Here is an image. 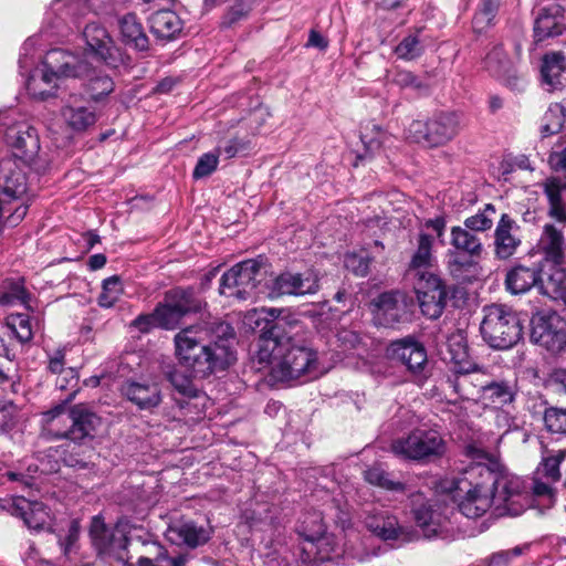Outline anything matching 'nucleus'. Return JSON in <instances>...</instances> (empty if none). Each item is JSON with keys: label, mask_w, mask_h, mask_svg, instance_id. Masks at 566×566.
Returning <instances> with one entry per match:
<instances>
[{"label": "nucleus", "mask_w": 566, "mask_h": 566, "mask_svg": "<svg viewBox=\"0 0 566 566\" xmlns=\"http://www.w3.org/2000/svg\"><path fill=\"white\" fill-rule=\"evenodd\" d=\"M465 453L474 462L453 478L449 488L462 515L479 518L493 505L501 515L517 516L528 506V493L518 476L502 472L497 460L476 446H468Z\"/></svg>", "instance_id": "1"}, {"label": "nucleus", "mask_w": 566, "mask_h": 566, "mask_svg": "<svg viewBox=\"0 0 566 566\" xmlns=\"http://www.w3.org/2000/svg\"><path fill=\"white\" fill-rule=\"evenodd\" d=\"M176 357L187 374L174 369L168 379L174 388L187 398H203L192 378H206L216 370H224L235 359V332L227 322L213 319L193 325L175 335Z\"/></svg>", "instance_id": "2"}, {"label": "nucleus", "mask_w": 566, "mask_h": 566, "mask_svg": "<svg viewBox=\"0 0 566 566\" xmlns=\"http://www.w3.org/2000/svg\"><path fill=\"white\" fill-rule=\"evenodd\" d=\"M280 310L271 308L274 318L265 323L256 342L254 363L270 367V375L276 381H289L312 375L317 369V353L305 344H298L287 332L290 325L280 318Z\"/></svg>", "instance_id": "3"}, {"label": "nucleus", "mask_w": 566, "mask_h": 566, "mask_svg": "<svg viewBox=\"0 0 566 566\" xmlns=\"http://www.w3.org/2000/svg\"><path fill=\"white\" fill-rule=\"evenodd\" d=\"M90 72L86 62L61 49L48 52L43 69L35 70L27 81L29 94L44 101L55 94L59 77H82Z\"/></svg>", "instance_id": "4"}, {"label": "nucleus", "mask_w": 566, "mask_h": 566, "mask_svg": "<svg viewBox=\"0 0 566 566\" xmlns=\"http://www.w3.org/2000/svg\"><path fill=\"white\" fill-rule=\"evenodd\" d=\"M27 190L25 172L14 158H3L0 161V208L10 212L11 226H17L27 214L28 206L23 200Z\"/></svg>", "instance_id": "5"}, {"label": "nucleus", "mask_w": 566, "mask_h": 566, "mask_svg": "<svg viewBox=\"0 0 566 566\" xmlns=\"http://www.w3.org/2000/svg\"><path fill=\"white\" fill-rule=\"evenodd\" d=\"M483 339L495 349H509L523 336V326L516 313L504 305L484 307L481 323Z\"/></svg>", "instance_id": "6"}, {"label": "nucleus", "mask_w": 566, "mask_h": 566, "mask_svg": "<svg viewBox=\"0 0 566 566\" xmlns=\"http://www.w3.org/2000/svg\"><path fill=\"white\" fill-rule=\"evenodd\" d=\"M460 130L459 116L452 112H439L428 120H412L407 138L428 147H438L454 138Z\"/></svg>", "instance_id": "7"}, {"label": "nucleus", "mask_w": 566, "mask_h": 566, "mask_svg": "<svg viewBox=\"0 0 566 566\" xmlns=\"http://www.w3.org/2000/svg\"><path fill=\"white\" fill-rule=\"evenodd\" d=\"M446 449L443 438L436 430L416 429L391 443V451L396 455L419 462L439 459Z\"/></svg>", "instance_id": "8"}, {"label": "nucleus", "mask_w": 566, "mask_h": 566, "mask_svg": "<svg viewBox=\"0 0 566 566\" xmlns=\"http://www.w3.org/2000/svg\"><path fill=\"white\" fill-rule=\"evenodd\" d=\"M4 138L7 145L12 149V158L21 160L36 172L45 170V165L38 158L40 139L34 127L24 122L17 123L8 127Z\"/></svg>", "instance_id": "9"}, {"label": "nucleus", "mask_w": 566, "mask_h": 566, "mask_svg": "<svg viewBox=\"0 0 566 566\" xmlns=\"http://www.w3.org/2000/svg\"><path fill=\"white\" fill-rule=\"evenodd\" d=\"M374 322L378 326L394 328L410 319L413 302L399 291L384 292L373 301Z\"/></svg>", "instance_id": "10"}, {"label": "nucleus", "mask_w": 566, "mask_h": 566, "mask_svg": "<svg viewBox=\"0 0 566 566\" xmlns=\"http://www.w3.org/2000/svg\"><path fill=\"white\" fill-rule=\"evenodd\" d=\"M531 339L551 353L566 347V319L557 313L536 314L532 321Z\"/></svg>", "instance_id": "11"}, {"label": "nucleus", "mask_w": 566, "mask_h": 566, "mask_svg": "<svg viewBox=\"0 0 566 566\" xmlns=\"http://www.w3.org/2000/svg\"><path fill=\"white\" fill-rule=\"evenodd\" d=\"M386 356L389 360L406 367L415 377L423 375L428 363L426 347L410 335L391 340L386 348Z\"/></svg>", "instance_id": "12"}, {"label": "nucleus", "mask_w": 566, "mask_h": 566, "mask_svg": "<svg viewBox=\"0 0 566 566\" xmlns=\"http://www.w3.org/2000/svg\"><path fill=\"white\" fill-rule=\"evenodd\" d=\"M319 290V279L316 272L307 270L303 273L283 272L273 279L270 285V296H304L316 294Z\"/></svg>", "instance_id": "13"}, {"label": "nucleus", "mask_w": 566, "mask_h": 566, "mask_svg": "<svg viewBox=\"0 0 566 566\" xmlns=\"http://www.w3.org/2000/svg\"><path fill=\"white\" fill-rule=\"evenodd\" d=\"M565 227L555 223H545L537 241L536 248L543 262L552 266H562L566 261Z\"/></svg>", "instance_id": "14"}, {"label": "nucleus", "mask_w": 566, "mask_h": 566, "mask_svg": "<svg viewBox=\"0 0 566 566\" xmlns=\"http://www.w3.org/2000/svg\"><path fill=\"white\" fill-rule=\"evenodd\" d=\"M67 417L71 420V427L61 437L74 442L94 438L102 424L101 417L82 403L71 407Z\"/></svg>", "instance_id": "15"}, {"label": "nucleus", "mask_w": 566, "mask_h": 566, "mask_svg": "<svg viewBox=\"0 0 566 566\" xmlns=\"http://www.w3.org/2000/svg\"><path fill=\"white\" fill-rule=\"evenodd\" d=\"M61 115L70 129L82 133L92 127L97 115L95 108L82 95L71 94L61 109Z\"/></svg>", "instance_id": "16"}, {"label": "nucleus", "mask_w": 566, "mask_h": 566, "mask_svg": "<svg viewBox=\"0 0 566 566\" xmlns=\"http://www.w3.org/2000/svg\"><path fill=\"white\" fill-rule=\"evenodd\" d=\"M520 226L507 213H502L494 231V252L499 259L511 258L521 244Z\"/></svg>", "instance_id": "17"}, {"label": "nucleus", "mask_w": 566, "mask_h": 566, "mask_svg": "<svg viewBox=\"0 0 566 566\" xmlns=\"http://www.w3.org/2000/svg\"><path fill=\"white\" fill-rule=\"evenodd\" d=\"M83 36L87 48L96 57L108 65L116 63L117 49L103 25L95 22L88 23L83 31Z\"/></svg>", "instance_id": "18"}, {"label": "nucleus", "mask_w": 566, "mask_h": 566, "mask_svg": "<svg viewBox=\"0 0 566 566\" xmlns=\"http://www.w3.org/2000/svg\"><path fill=\"white\" fill-rule=\"evenodd\" d=\"M361 149L355 150L356 159L354 166L373 160L378 156L386 142L389 140V134L374 122H368L360 128Z\"/></svg>", "instance_id": "19"}, {"label": "nucleus", "mask_w": 566, "mask_h": 566, "mask_svg": "<svg viewBox=\"0 0 566 566\" xmlns=\"http://www.w3.org/2000/svg\"><path fill=\"white\" fill-rule=\"evenodd\" d=\"M211 537V532L192 521H179L170 524L166 532V538L175 545H186L197 548L206 544Z\"/></svg>", "instance_id": "20"}, {"label": "nucleus", "mask_w": 566, "mask_h": 566, "mask_svg": "<svg viewBox=\"0 0 566 566\" xmlns=\"http://www.w3.org/2000/svg\"><path fill=\"white\" fill-rule=\"evenodd\" d=\"M122 394L140 410H150L161 402L158 384L149 380H128L122 386Z\"/></svg>", "instance_id": "21"}, {"label": "nucleus", "mask_w": 566, "mask_h": 566, "mask_svg": "<svg viewBox=\"0 0 566 566\" xmlns=\"http://www.w3.org/2000/svg\"><path fill=\"white\" fill-rule=\"evenodd\" d=\"M364 524L368 531L384 541L398 539L403 533L397 517L384 509H373L366 512Z\"/></svg>", "instance_id": "22"}, {"label": "nucleus", "mask_w": 566, "mask_h": 566, "mask_svg": "<svg viewBox=\"0 0 566 566\" xmlns=\"http://www.w3.org/2000/svg\"><path fill=\"white\" fill-rule=\"evenodd\" d=\"M447 268L450 275L461 283L471 282L479 275L480 254L448 250Z\"/></svg>", "instance_id": "23"}, {"label": "nucleus", "mask_w": 566, "mask_h": 566, "mask_svg": "<svg viewBox=\"0 0 566 566\" xmlns=\"http://www.w3.org/2000/svg\"><path fill=\"white\" fill-rule=\"evenodd\" d=\"M482 388L481 401L485 405L502 407L514 402L517 395V384L515 380H494L488 379Z\"/></svg>", "instance_id": "24"}, {"label": "nucleus", "mask_w": 566, "mask_h": 566, "mask_svg": "<svg viewBox=\"0 0 566 566\" xmlns=\"http://www.w3.org/2000/svg\"><path fill=\"white\" fill-rule=\"evenodd\" d=\"M444 359L452 365L453 371H471L474 368V363L469 355L467 337L462 331L448 336Z\"/></svg>", "instance_id": "25"}, {"label": "nucleus", "mask_w": 566, "mask_h": 566, "mask_svg": "<svg viewBox=\"0 0 566 566\" xmlns=\"http://www.w3.org/2000/svg\"><path fill=\"white\" fill-rule=\"evenodd\" d=\"M240 291H237V300L249 298L262 280L261 264L256 260H245L232 266Z\"/></svg>", "instance_id": "26"}, {"label": "nucleus", "mask_w": 566, "mask_h": 566, "mask_svg": "<svg viewBox=\"0 0 566 566\" xmlns=\"http://www.w3.org/2000/svg\"><path fill=\"white\" fill-rule=\"evenodd\" d=\"M151 33L161 40H172L182 30V21L172 10H159L149 18Z\"/></svg>", "instance_id": "27"}, {"label": "nucleus", "mask_w": 566, "mask_h": 566, "mask_svg": "<svg viewBox=\"0 0 566 566\" xmlns=\"http://www.w3.org/2000/svg\"><path fill=\"white\" fill-rule=\"evenodd\" d=\"M122 41L140 52L148 51L149 39L144 31L143 24L138 21L136 14L127 13L118 21Z\"/></svg>", "instance_id": "28"}, {"label": "nucleus", "mask_w": 566, "mask_h": 566, "mask_svg": "<svg viewBox=\"0 0 566 566\" xmlns=\"http://www.w3.org/2000/svg\"><path fill=\"white\" fill-rule=\"evenodd\" d=\"M454 373L458 375L453 380L454 391L463 398L469 399L476 396L481 400L482 388L480 386L488 382V374L479 369L476 364L471 371Z\"/></svg>", "instance_id": "29"}, {"label": "nucleus", "mask_w": 566, "mask_h": 566, "mask_svg": "<svg viewBox=\"0 0 566 566\" xmlns=\"http://www.w3.org/2000/svg\"><path fill=\"white\" fill-rule=\"evenodd\" d=\"M538 279V266L516 265L506 273L505 285L512 294H523L537 287Z\"/></svg>", "instance_id": "30"}, {"label": "nucleus", "mask_w": 566, "mask_h": 566, "mask_svg": "<svg viewBox=\"0 0 566 566\" xmlns=\"http://www.w3.org/2000/svg\"><path fill=\"white\" fill-rule=\"evenodd\" d=\"M182 317L199 313L206 306L205 301L192 290L175 287L164 295Z\"/></svg>", "instance_id": "31"}, {"label": "nucleus", "mask_w": 566, "mask_h": 566, "mask_svg": "<svg viewBox=\"0 0 566 566\" xmlns=\"http://www.w3.org/2000/svg\"><path fill=\"white\" fill-rule=\"evenodd\" d=\"M558 12V6H552L541 10L534 24V38L536 42H542L563 33V24L557 18Z\"/></svg>", "instance_id": "32"}, {"label": "nucleus", "mask_w": 566, "mask_h": 566, "mask_svg": "<svg viewBox=\"0 0 566 566\" xmlns=\"http://www.w3.org/2000/svg\"><path fill=\"white\" fill-rule=\"evenodd\" d=\"M541 72L544 82L553 90L563 87L566 82V56L562 52L546 54Z\"/></svg>", "instance_id": "33"}, {"label": "nucleus", "mask_w": 566, "mask_h": 566, "mask_svg": "<svg viewBox=\"0 0 566 566\" xmlns=\"http://www.w3.org/2000/svg\"><path fill=\"white\" fill-rule=\"evenodd\" d=\"M544 192L548 199V216L558 224L566 226V185L559 184L556 179L547 180L544 185Z\"/></svg>", "instance_id": "34"}, {"label": "nucleus", "mask_w": 566, "mask_h": 566, "mask_svg": "<svg viewBox=\"0 0 566 566\" xmlns=\"http://www.w3.org/2000/svg\"><path fill=\"white\" fill-rule=\"evenodd\" d=\"M450 245V250H455L460 252L480 255H482L483 252V243L481 241V238L476 233H473L469 229L460 226L451 228Z\"/></svg>", "instance_id": "35"}, {"label": "nucleus", "mask_w": 566, "mask_h": 566, "mask_svg": "<svg viewBox=\"0 0 566 566\" xmlns=\"http://www.w3.org/2000/svg\"><path fill=\"white\" fill-rule=\"evenodd\" d=\"M448 291L446 286L434 290H424L419 294V306L422 314L431 319L441 316L447 304Z\"/></svg>", "instance_id": "36"}, {"label": "nucleus", "mask_w": 566, "mask_h": 566, "mask_svg": "<svg viewBox=\"0 0 566 566\" xmlns=\"http://www.w3.org/2000/svg\"><path fill=\"white\" fill-rule=\"evenodd\" d=\"M566 286V274L560 266H552L551 272L539 268L537 290L541 294L553 300H558L563 289Z\"/></svg>", "instance_id": "37"}, {"label": "nucleus", "mask_w": 566, "mask_h": 566, "mask_svg": "<svg viewBox=\"0 0 566 566\" xmlns=\"http://www.w3.org/2000/svg\"><path fill=\"white\" fill-rule=\"evenodd\" d=\"M433 238L427 233H420L415 254L411 258L409 272L412 275L419 272L430 271L433 262L432 255Z\"/></svg>", "instance_id": "38"}, {"label": "nucleus", "mask_w": 566, "mask_h": 566, "mask_svg": "<svg viewBox=\"0 0 566 566\" xmlns=\"http://www.w3.org/2000/svg\"><path fill=\"white\" fill-rule=\"evenodd\" d=\"M326 528L322 513L318 511H311L303 515L300 522L298 533L307 542L315 544L324 541Z\"/></svg>", "instance_id": "39"}, {"label": "nucleus", "mask_w": 566, "mask_h": 566, "mask_svg": "<svg viewBox=\"0 0 566 566\" xmlns=\"http://www.w3.org/2000/svg\"><path fill=\"white\" fill-rule=\"evenodd\" d=\"M501 6V0H481L472 19V28L475 33L482 34L495 24V18Z\"/></svg>", "instance_id": "40"}, {"label": "nucleus", "mask_w": 566, "mask_h": 566, "mask_svg": "<svg viewBox=\"0 0 566 566\" xmlns=\"http://www.w3.org/2000/svg\"><path fill=\"white\" fill-rule=\"evenodd\" d=\"M85 76L87 77L86 93L91 99L98 101L113 92L114 82L108 75L90 69Z\"/></svg>", "instance_id": "41"}, {"label": "nucleus", "mask_w": 566, "mask_h": 566, "mask_svg": "<svg viewBox=\"0 0 566 566\" xmlns=\"http://www.w3.org/2000/svg\"><path fill=\"white\" fill-rule=\"evenodd\" d=\"M566 119V101L562 103H553L546 111L542 133L544 136L557 134L564 126Z\"/></svg>", "instance_id": "42"}, {"label": "nucleus", "mask_w": 566, "mask_h": 566, "mask_svg": "<svg viewBox=\"0 0 566 566\" xmlns=\"http://www.w3.org/2000/svg\"><path fill=\"white\" fill-rule=\"evenodd\" d=\"M495 213L496 209L494 205L486 203L484 208L479 210L474 216L468 217L463 222V227L473 233L489 231L493 227Z\"/></svg>", "instance_id": "43"}, {"label": "nucleus", "mask_w": 566, "mask_h": 566, "mask_svg": "<svg viewBox=\"0 0 566 566\" xmlns=\"http://www.w3.org/2000/svg\"><path fill=\"white\" fill-rule=\"evenodd\" d=\"M155 316L157 317L158 327L164 329L177 328L184 318L165 296L164 300L156 305Z\"/></svg>", "instance_id": "44"}, {"label": "nucleus", "mask_w": 566, "mask_h": 566, "mask_svg": "<svg viewBox=\"0 0 566 566\" xmlns=\"http://www.w3.org/2000/svg\"><path fill=\"white\" fill-rule=\"evenodd\" d=\"M365 480L376 486L389 491H402L403 484L391 479L390 473L385 471L379 465H374L367 469L364 473Z\"/></svg>", "instance_id": "45"}, {"label": "nucleus", "mask_w": 566, "mask_h": 566, "mask_svg": "<svg viewBox=\"0 0 566 566\" xmlns=\"http://www.w3.org/2000/svg\"><path fill=\"white\" fill-rule=\"evenodd\" d=\"M123 293L122 280L118 275L105 279L102 283V292L98 296V305L105 308L112 307Z\"/></svg>", "instance_id": "46"}, {"label": "nucleus", "mask_w": 566, "mask_h": 566, "mask_svg": "<svg viewBox=\"0 0 566 566\" xmlns=\"http://www.w3.org/2000/svg\"><path fill=\"white\" fill-rule=\"evenodd\" d=\"M214 2L209 1V3L214 4ZM208 3V1L206 0ZM252 0H238L232 4L229 10L223 15L221 25L223 28H233L235 24L245 20L251 11Z\"/></svg>", "instance_id": "47"}, {"label": "nucleus", "mask_w": 566, "mask_h": 566, "mask_svg": "<svg viewBox=\"0 0 566 566\" xmlns=\"http://www.w3.org/2000/svg\"><path fill=\"white\" fill-rule=\"evenodd\" d=\"M510 65V60L502 46H494L484 59V66L491 75L501 77L503 76Z\"/></svg>", "instance_id": "48"}, {"label": "nucleus", "mask_w": 566, "mask_h": 566, "mask_svg": "<svg viewBox=\"0 0 566 566\" xmlns=\"http://www.w3.org/2000/svg\"><path fill=\"white\" fill-rule=\"evenodd\" d=\"M423 52V46L417 35H408L403 38L396 46L395 53L399 59L413 60L420 56Z\"/></svg>", "instance_id": "49"}, {"label": "nucleus", "mask_w": 566, "mask_h": 566, "mask_svg": "<svg viewBox=\"0 0 566 566\" xmlns=\"http://www.w3.org/2000/svg\"><path fill=\"white\" fill-rule=\"evenodd\" d=\"M219 151L220 149H216L214 151L206 153L199 157L192 172L193 179L208 177L217 169L219 163Z\"/></svg>", "instance_id": "50"}, {"label": "nucleus", "mask_w": 566, "mask_h": 566, "mask_svg": "<svg viewBox=\"0 0 566 566\" xmlns=\"http://www.w3.org/2000/svg\"><path fill=\"white\" fill-rule=\"evenodd\" d=\"M566 458V449L558 450L543 459V474L552 482H556L560 478L559 465Z\"/></svg>", "instance_id": "51"}, {"label": "nucleus", "mask_w": 566, "mask_h": 566, "mask_svg": "<svg viewBox=\"0 0 566 566\" xmlns=\"http://www.w3.org/2000/svg\"><path fill=\"white\" fill-rule=\"evenodd\" d=\"M29 511H23L22 517L29 528L40 530L46 523L48 513L41 503H27Z\"/></svg>", "instance_id": "52"}, {"label": "nucleus", "mask_w": 566, "mask_h": 566, "mask_svg": "<svg viewBox=\"0 0 566 566\" xmlns=\"http://www.w3.org/2000/svg\"><path fill=\"white\" fill-rule=\"evenodd\" d=\"M544 422L548 431L566 433V409L547 408L544 412Z\"/></svg>", "instance_id": "53"}, {"label": "nucleus", "mask_w": 566, "mask_h": 566, "mask_svg": "<svg viewBox=\"0 0 566 566\" xmlns=\"http://www.w3.org/2000/svg\"><path fill=\"white\" fill-rule=\"evenodd\" d=\"M415 520L417 525L422 528L426 537H431L437 533V528L433 523V512L429 506H419L415 511Z\"/></svg>", "instance_id": "54"}, {"label": "nucleus", "mask_w": 566, "mask_h": 566, "mask_svg": "<svg viewBox=\"0 0 566 566\" xmlns=\"http://www.w3.org/2000/svg\"><path fill=\"white\" fill-rule=\"evenodd\" d=\"M417 279L416 282V292L417 298H419V294H422L424 290H434L438 287L446 286L442 280L432 273L431 271L419 272V274L413 275Z\"/></svg>", "instance_id": "55"}, {"label": "nucleus", "mask_w": 566, "mask_h": 566, "mask_svg": "<svg viewBox=\"0 0 566 566\" xmlns=\"http://www.w3.org/2000/svg\"><path fill=\"white\" fill-rule=\"evenodd\" d=\"M370 259L366 255L347 254L345 256V266L357 276H366L369 272Z\"/></svg>", "instance_id": "56"}, {"label": "nucleus", "mask_w": 566, "mask_h": 566, "mask_svg": "<svg viewBox=\"0 0 566 566\" xmlns=\"http://www.w3.org/2000/svg\"><path fill=\"white\" fill-rule=\"evenodd\" d=\"M233 268L223 273L220 280L219 292L227 297L237 298V291H240Z\"/></svg>", "instance_id": "57"}, {"label": "nucleus", "mask_w": 566, "mask_h": 566, "mask_svg": "<svg viewBox=\"0 0 566 566\" xmlns=\"http://www.w3.org/2000/svg\"><path fill=\"white\" fill-rule=\"evenodd\" d=\"M551 168L557 172H566V145L558 143L552 149L548 156Z\"/></svg>", "instance_id": "58"}, {"label": "nucleus", "mask_w": 566, "mask_h": 566, "mask_svg": "<svg viewBox=\"0 0 566 566\" xmlns=\"http://www.w3.org/2000/svg\"><path fill=\"white\" fill-rule=\"evenodd\" d=\"M12 326L20 342L25 343L32 338L31 323L27 315L18 314L13 318Z\"/></svg>", "instance_id": "59"}, {"label": "nucleus", "mask_w": 566, "mask_h": 566, "mask_svg": "<svg viewBox=\"0 0 566 566\" xmlns=\"http://www.w3.org/2000/svg\"><path fill=\"white\" fill-rule=\"evenodd\" d=\"M394 83L402 88L421 90L423 87L422 82L410 71H398L394 76Z\"/></svg>", "instance_id": "60"}, {"label": "nucleus", "mask_w": 566, "mask_h": 566, "mask_svg": "<svg viewBox=\"0 0 566 566\" xmlns=\"http://www.w3.org/2000/svg\"><path fill=\"white\" fill-rule=\"evenodd\" d=\"M528 548H530V545L525 544L522 546H516L512 549L501 551L499 553L493 554L492 563L495 565L506 564L507 562H510L511 558L517 557V556L524 554V552H526Z\"/></svg>", "instance_id": "61"}, {"label": "nucleus", "mask_w": 566, "mask_h": 566, "mask_svg": "<svg viewBox=\"0 0 566 566\" xmlns=\"http://www.w3.org/2000/svg\"><path fill=\"white\" fill-rule=\"evenodd\" d=\"M132 326L137 328L142 333H148L151 328L158 327L157 317L155 316V310L150 314H142L137 316L133 322Z\"/></svg>", "instance_id": "62"}, {"label": "nucleus", "mask_w": 566, "mask_h": 566, "mask_svg": "<svg viewBox=\"0 0 566 566\" xmlns=\"http://www.w3.org/2000/svg\"><path fill=\"white\" fill-rule=\"evenodd\" d=\"M63 376L57 378L56 386L64 390L69 387L73 388L77 386L78 382V376L76 374V370L73 368H69L66 371L62 373Z\"/></svg>", "instance_id": "63"}, {"label": "nucleus", "mask_w": 566, "mask_h": 566, "mask_svg": "<svg viewBox=\"0 0 566 566\" xmlns=\"http://www.w3.org/2000/svg\"><path fill=\"white\" fill-rule=\"evenodd\" d=\"M48 369L52 374H62L67 369H64V353L57 349L53 356L49 358Z\"/></svg>", "instance_id": "64"}]
</instances>
